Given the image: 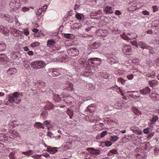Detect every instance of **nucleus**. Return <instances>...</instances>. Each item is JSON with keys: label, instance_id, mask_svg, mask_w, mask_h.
I'll return each instance as SVG.
<instances>
[{"label": "nucleus", "instance_id": "f257e3e1", "mask_svg": "<svg viewBox=\"0 0 159 159\" xmlns=\"http://www.w3.org/2000/svg\"><path fill=\"white\" fill-rule=\"evenodd\" d=\"M62 101L64 103V104L69 106H73L75 104V100L70 95L61 94Z\"/></svg>", "mask_w": 159, "mask_h": 159}, {"label": "nucleus", "instance_id": "f03ea898", "mask_svg": "<svg viewBox=\"0 0 159 159\" xmlns=\"http://www.w3.org/2000/svg\"><path fill=\"white\" fill-rule=\"evenodd\" d=\"M101 59L98 58H91L88 59V64L91 67H97L100 65L101 63Z\"/></svg>", "mask_w": 159, "mask_h": 159}, {"label": "nucleus", "instance_id": "7ed1b4c3", "mask_svg": "<svg viewBox=\"0 0 159 159\" xmlns=\"http://www.w3.org/2000/svg\"><path fill=\"white\" fill-rule=\"evenodd\" d=\"M31 68L35 69H41L45 66V63L43 61H37L31 62Z\"/></svg>", "mask_w": 159, "mask_h": 159}, {"label": "nucleus", "instance_id": "20e7f679", "mask_svg": "<svg viewBox=\"0 0 159 159\" xmlns=\"http://www.w3.org/2000/svg\"><path fill=\"white\" fill-rule=\"evenodd\" d=\"M60 69L49 68L48 69V72L51 77H57L61 74Z\"/></svg>", "mask_w": 159, "mask_h": 159}, {"label": "nucleus", "instance_id": "39448f33", "mask_svg": "<svg viewBox=\"0 0 159 159\" xmlns=\"http://www.w3.org/2000/svg\"><path fill=\"white\" fill-rule=\"evenodd\" d=\"M73 84L72 83L67 82L66 84H62L61 86V88L63 90L72 91L73 89Z\"/></svg>", "mask_w": 159, "mask_h": 159}, {"label": "nucleus", "instance_id": "423d86ee", "mask_svg": "<svg viewBox=\"0 0 159 159\" xmlns=\"http://www.w3.org/2000/svg\"><path fill=\"white\" fill-rule=\"evenodd\" d=\"M69 55L71 56H77L79 54V50L75 48H70L67 50Z\"/></svg>", "mask_w": 159, "mask_h": 159}, {"label": "nucleus", "instance_id": "0eeeda50", "mask_svg": "<svg viewBox=\"0 0 159 159\" xmlns=\"http://www.w3.org/2000/svg\"><path fill=\"white\" fill-rule=\"evenodd\" d=\"M56 43V42L53 39H50L48 40L47 41V49L49 50L50 52H52L54 51L53 50H51V49H50L51 48H53Z\"/></svg>", "mask_w": 159, "mask_h": 159}, {"label": "nucleus", "instance_id": "6e6552de", "mask_svg": "<svg viewBox=\"0 0 159 159\" xmlns=\"http://www.w3.org/2000/svg\"><path fill=\"white\" fill-rule=\"evenodd\" d=\"M86 150L90 154L96 156L100 155V152L99 150L95 149L93 148H88L86 149Z\"/></svg>", "mask_w": 159, "mask_h": 159}, {"label": "nucleus", "instance_id": "1a4fd4ad", "mask_svg": "<svg viewBox=\"0 0 159 159\" xmlns=\"http://www.w3.org/2000/svg\"><path fill=\"white\" fill-rule=\"evenodd\" d=\"M131 50L130 47L128 45H124L122 48L123 52L126 55L129 54L128 53L131 52Z\"/></svg>", "mask_w": 159, "mask_h": 159}, {"label": "nucleus", "instance_id": "9d476101", "mask_svg": "<svg viewBox=\"0 0 159 159\" xmlns=\"http://www.w3.org/2000/svg\"><path fill=\"white\" fill-rule=\"evenodd\" d=\"M130 95L133 98H139L140 96V92L138 91H130L128 92Z\"/></svg>", "mask_w": 159, "mask_h": 159}, {"label": "nucleus", "instance_id": "9b49d317", "mask_svg": "<svg viewBox=\"0 0 159 159\" xmlns=\"http://www.w3.org/2000/svg\"><path fill=\"white\" fill-rule=\"evenodd\" d=\"M104 11L106 14H111L113 12V9L112 8L108 6H106L105 7Z\"/></svg>", "mask_w": 159, "mask_h": 159}, {"label": "nucleus", "instance_id": "f8f14e48", "mask_svg": "<svg viewBox=\"0 0 159 159\" xmlns=\"http://www.w3.org/2000/svg\"><path fill=\"white\" fill-rule=\"evenodd\" d=\"M46 105L45 106L46 109L47 110H50L53 109L54 108V105L51 102L48 101L46 102Z\"/></svg>", "mask_w": 159, "mask_h": 159}, {"label": "nucleus", "instance_id": "ddd939ff", "mask_svg": "<svg viewBox=\"0 0 159 159\" xmlns=\"http://www.w3.org/2000/svg\"><path fill=\"white\" fill-rule=\"evenodd\" d=\"M7 59V56L4 54H0V64H3Z\"/></svg>", "mask_w": 159, "mask_h": 159}, {"label": "nucleus", "instance_id": "4468645a", "mask_svg": "<svg viewBox=\"0 0 159 159\" xmlns=\"http://www.w3.org/2000/svg\"><path fill=\"white\" fill-rule=\"evenodd\" d=\"M46 151L49 152L51 154H53L57 152L56 148L48 147L46 149Z\"/></svg>", "mask_w": 159, "mask_h": 159}, {"label": "nucleus", "instance_id": "2eb2a0df", "mask_svg": "<svg viewBox=\"0 0 159 159\" xmlns=\"http://www.w3.org/2000/svg\"><path fill=\"white\" fill-rule=\"evenodd\" d=\"M134 34H128L127 35L124 37V39L129 41V40L135 38V37L134 36Z\"/></svg>", "mask_w": 159, "mask_h": 159}, {"label": "nucleus", "instance_id": "dca6fc26", "mask_svg": "<svg viewBox=\"0 0 159 159\" xmlns=\"http://www.w3.org/2000/svg\"><path fill=\"white\" fill-rule=\"evenodd\" d=\"M99 75L100 77L106 79H108L110 76V74L106 72H101L99 73Z\"/></svg>", "mask_w": 159, "mask_h": 159}, {"label": "nucleus", "instance_id": "f3484780", "mask_svg": "<svg viewBox=\"0 0 159 159\" xmlns=\"http://www.w3.org/2000/svg\"><path fill=\"white\" fill-rule=\"evenodd\" d=\"M139 45L140 48H141L143 49L146 48L149 50L151 49L150 47L148 45L142 42L139 43Z\"/></svg>", "mask_w": 159, "mask_h": 159}, {"label": "nucleus", "instance_id": "a211bd4d", "mask_svg": "<svg viewBox=\"0 0 159 159\" xmlns=\"http://www.w3.org/2000/svg\"><path fill=\"white\" fill-rule=\"evenodd\" d=\"M140 92L141 94H146L149 93L151 92V89L148 87H147L141 90Z\"/></svg>", "mask_w": 159, "mask_h": 159}, {"label": "nucleus", "instance_id": "6ab92c4d", "mask_svg": "<svg viewBox=\"0 0 159 159\" xmlns=\"http://www.w3.org/2000/svg\"><path fill=\"white\" fill-rule=\"evenodd\" d=\"M53 99V100H54L55 102H59L60 101H62L61 96V97H60L59 95L56 94L54 95Z\"/></svg>", "mask_w": 159, "mask_h": 159}, {"label": "nucleus", "instance_id": "aec40b11", "mask_svg": "<svg viewBox=\"0 0 159 159\" xmlns=\"http://www.w3.org/2000/svg\"><path fill=\"white\" fill-rule=\"evenodd\" d=\"M151 97L152 100H153L156 102L159 100V94H158L152 93L151 95Z\"/></svg>", "mask_w": 159, "mask_h": 159}, {"label": "nucleus", "instance_id": "412c9836", "mask_svg": "<svg viewBox=\"0 0 159 159\" xmlns=\"http://www.w3.org/2000/svg\"><path fill=\"white\" fill-rule=\"evenodd\" d=\"M78 63V65H77L76 66L78 67V69L83 68L84 67V62L82 59H79Z\"/></svg>", "mask_w": 159, "mask_h": 159}, {"label": "nucleus", "instance_id": "4be33fe9", "mask_svg": "<svg viewBox=\"0 0 159 159\" xmlns=\"http://www.w3.org/2000/svg\"><path fill=\"white\" fill-rule=\"evenodd\" d=\"M159 117L157 116L156 115L154 114H153L152 115V119H150L149 120L150 121H151L153 123H155L157 121Z\"/></svg>", "mask_w": 159, "mask_h": 159}, {"label": "nucleus", "instance_id": "5701e85b", "mask_svg": "<svg viewBox=\"0 0 159 159\" xmlns=\"http://www.w3.org/2000/svg\"><path fill=\"white\" fill-rule=\"evenodd\" d=\"M136 159H146V157L143 154L137 153L135 157Z\"/></svg>", "mask_w": 159, "mask_h": 159}, {"label": "nucleus", "instance_id": "b1692460", "mask_svg": "<svg viewBox=\"0 0 159 159\" xmlns=\"http://www.w3.org/2000/svg\"><path fill=\"white\" fill-rule=\"evenodd\" d=\"M143 74L144 75L147 77H148L151 78H153L155 76V73L154 71H152L150 74H149L146 72H144Z\"/></svg>", "mask_w": 159, "mask_h": 159}, {"label": "nucleus", "instance_id": "393cba45", "mask_svg": "<svg viewBox=\"0 0 159 159\" xmlns=\"http://www.w3.org/2000/svg\"><path fill=\"white\" fill-rule=\"evenodd\" d=\"M148 83L150 87H154L157 84V81L156 80H152L148 81Z\"/></svg>", "mask_w": 159, "mask_h": 159}, {"label": "nucleus", "instance_id": "a878e982", "mask_svg": "<svg viewBox=\"0 0 159 159\" xmlns=\"http://www.w3.org/2000/svg\"><path fill=\"white\" fill-rule=\"evenodd\" d=\"M16 69L14 68H10L7 70V73L8 74H9L11 75H12L14 74V73H15L16 72Z\"/></svg>", "mask_w": 159, "mask_h": 159}, {"label": "nucleus", "instance_id": "bb28decb", "mask_svg": "<svg viewBox=\"0 0 159 159\" xmlns=\"http://www.w3.org/2000/svg\"><path fill=\"white\" fill-rule=\"evenodd\" d=\"M35 127L38 129V128H42L44 129V126H43V124L40 122H36L35 124Z\"/></svg>", "mask_w": 159, "mask_h": 159}, {"label": "nucleus", "instance_id": "cd10ccee", "mask_svg": "<svg viewBox=\"0 0 159 159\" xmlns=\"http://www.w3.org/2000/svg\"><path fill=\"white\" fill-rule=\"evenodd\" d=\"M33 150H30L28 152H22L21 153L24 154L27 157H29L33 153Z\"/></svg>", "mask_w": 159, "mask_h": 159}, {"label": "nucleus", "instance_id": "c85d7f7f", "mask_svg": "<svg viewBox=\"0 0 159 159\" xmlns=\"http://www.w3.org/2000/svg\"><path fill=\"white\" fill-rule=\"evenodd\" d=\"M45 84L44 82L41 81L39 82L37 85L39 89H43L45 87Z\"/></svg>", "mask_w": 159, "mask_h": 159}, {"label": "nucleus", "instance_id": "c756f323", "mask_svg": "<svg viewBox=\"0 0 159 159\" xmlns=\"http://www.w3.org/2000/svg\"><path fill=\"white\" fill-rule=\"evenodd\" d=\"M83 98L80 96H77V102L79 103L80 104L79 105H80V104H81L84 102V100L83 99Z\"/></svg>", "mask_w": 159, "mask_h": 159}, {"label": "nucleus", "instance_id": "7c9ffc66", "mask_svg": "<svg viewBox=\"0 0 159 159\" xmlns=\"http://www.w3.org/2000/svg\"><path fill=\"white\" fill-rule=\"evenodd\" d=\"M8 101L10 103H12L14 102L16 103H18V102H16V100L14 99L13 97L11 96L9 97Z\"/></svg>", "mask_w": 159, "mask_h": 159}, {"label": "nucleus", "instance_id": "2f4dec72", "mask_svg": "<svg viewBox=\"0 0 159 159\" xmlns=\"http://www.w3.org/2000/svg\"><path fill=\"white\" fill-rule=\"evenodd\" d=\"M43 11L42 8H39L36 12V15L37 17H38L41 15Z\"/></svg>", "mask_w": 159, "mask_h": 159}, {"label": "nucleus", "instance_id": "473e14b6", "mask_svg": "<svg viewBox=\"0 0 159 159\" xmlns=\"http://www.w3.org/2000/svg\"><path fill=\"white\" fill-rule=\"evenodd\" d=\"M23 64L24 67L26 68H28L30 67V62L27 60L24 61L23 62Z\"/></svg>", "mask_w": 159, "mask_h": 159}, {"label": "nucleus", "instance_id": "72a5a7b5", "mask_svg": "<svg viewBox=\"0 0 159 159\" xmlns=\"http://www.w3.org/2000/svg\"><path fill=\"white\" fill-rule=\"evenodd\" d=\"M40 45V43L38 42H34L30 44V47L31 48H35L37 46H39Z\"/></svg>", "mask_w": 159, "mask_h": 159}, {"label": "nucleus", "instance_id": "f704fd0d", "mask_svg": "<svg viewBox=\"0 0 159 159\" xmlns=\"http://www.w3.org/2000/svg\"><path fill=\"white\" fill-rule=\"evenodd\" d=\"M107 134V131H104L102 132L101 133L98 134V137L99 138H102L104 137Z\"/></svg>", "mask_w": 159, "mask_h": 159}, {"label": "nucleus", "instance_id": "c9c22d12", "mask_svg": "<svg viewBox=\"0 0 159 159\" xmlns=\"http://www.w3.org/2000/svg\"><path fill=\"white\" fill-rule=\"evenodd\" d=\"M112 64L116 63L118 62V60L116 57H114V58H111L110 59Z\"/></svg>", "mask_w": 159, "mask_h": 159}, {"label": "nucleus", "instance_id": "e433bc0d", "mask_svg": "<svg viewBox=\"0 0 159 159\" xmlns=\"http://www.w3.org/2000/svg\"><path fill=\"white\" fill-rule=\"evenodd\" d=\"M67 113L69 116L70 118L72 119L73 115V111L70 110H68L67 111Z\"/></svg>", "mask_w": 159, "mask_h": 159}, {"label": "nucleus", "instance_id": "4c0bfd02", "mask_svg": "<svg viewBox=\"0 0 159 159\" xmlns=\"http://www.w3.org/2000/svg\"><path fill=\"white\" fill-rule=\"evenodd\" d=\"M6 48V45L4 43H1L0 44V49L1 50H5Z\"/></svg>", "mask_w": 159, "mask_h": 159}, {"label": "nucleus", "instance_id": "58836bf2", "mask_svg": "<svg viewBox=\"0 0 159 159\" xmlns=\"http://www.w3.org/2000/svg\"><path fill=\"white\" fill-rule=\"evenodd\" d=\"M81 14L77 12L75 15V18L79 20H81L82 19Z\"/></svg>", "mask_w": 159, "mask_h": 159}, {"label": "nucleus", "instance_id": "ea45409f", "mask_svg": "<svg viewBox=\"0 0 159 159\" xmlns=\"http://www.w3.org/2000/svg\"><path fill=\"white\" fill-rule=\"evenodd\" d=\"M9 157L12 159H16V157L15 156L14 152H11L9 155Z\"/></svg>", "mask_w": 159, "mask_h": 159}, {"label": "nucleus", "instance_id": "a19ab883", "mask_svg": "<svg viewBox=\"0 0 159 159\" xmlns=\"http://www.w3.org/2000/svg\"><path fill=\"white\" fill-rule=\"evenodd\" d=\"M20 95V93L17 92H15L12 94V97L14 98H16Z\"/></svg>", "mask_w": 159, "mask_h": 159}, {"label": "nucleus", "instance_id": "79ce46f5", "mask_svg": "<svg viewBox=\"0 0 159 159\" xmlns=\"http://www.w3.org/2000/svg\"><path fill=\"white\" fill-rule=\"evenodd\" d=\"M30 9L29 7H23L21 9V11L24 12H25L26 11H29Z\"/></svg>", "mask_w": 159, "mask_h": 159}, {"label": "nucleus", "instance_id": "37998d69", "mask_svg": "<svg viewBox=\"0 0 159 159\" xmlns=\"http://www.w3.org/2000/svg\"><path fill=\"white\" fill-rule=\"evenodd\" d=\"M139 61V59L136 57H134L132 58V61L134 63H138Z\"/></svg>", "mask_w": 159, "mask_h": 159}, {"label": "nucleus", "instance_id": "c03bdc74", "mask_svg": "<svg viewBox=\"0 0 159 159\" xmlns=\"http://www.w3.org/2000/svg\"><path fill=\"white\" fill-rule=\"evenodd\" d=\"M93 46L94 47V48H98L100 46L99 43L98 42H94L93 44Z\"/></svg>", "mask_w": 159, "mask_h": 159}, {"label": "nucleus", "instance_id": "a18cd8bd", "mask_svg": "<svg viewBox=\"0 0 159 159\" xmlns=\"http://www.w3.org/2000/svg\"><path fill=\"white\" fill-rule=\"evenodd\" d=\"M112 143L110 141H107L105 142V144L106 146H111Z\"/></svg>", "mask_w": 159, "mask_h": 159}, {"label": "nucleus", "instance_id": "49530a36", "mask_svg": "<svg viewBox=\"0 0 159 159\" xmlns=\"http://www.w3.org/2000/svg\"><path fill=\"white\" fill-rule=\"evenodd\" d=\"M42 155H33L32 157L35 159H40Z\"/></svg>", "mask_w": 159, "mask_h": 159}, {"label": "nucleus", "instance_id": "de8ad7c7", "mask_svg": "<svg viewBox=\"0 0 159 159\" xmlns=\"http://www.w3.org/2000/svg\"><path fill=\"white\" fill-rule=\"evenodd\" d=\"M48 111H44L42 113L41 115L44 117H46L48 115Z\"/></svg>", "mask_w": 159, "mask_h": 159}, {"label": "nucleus", "instance_id": "09e8293b", "mask_svg": "<svg viewBox=\"0 0 159 159\" xmlns=\"http://www.w3.org/2000/svg\"><path fill=\"white\" fill-rule=\"evenodd\" d=\"M118 139L117 137V136H112L110 138V140L115 142Z\"/></svg>", "mask_w": 159, "mask_h": 159}, {"label": "nucleus", "instance_id": "8fccbe9b", "mask_svg": "<svg viewBox=\"0 0 159 159\" xmlns=\"http://www.w3.org/2000/svg\"><path fill=\"white\" fill-rule=\"evenodd\" d=\"M149 128H147L145 129H144L143 130V131L144 134H147L149 132Z\"/></svg>", "mask_w": 159, "mask_h": 159}, {"label": "nucleus", "instance_id": "3c124183", "mask_svg": "<svg viewBox=\"0 0 159 159\" xmlns=\"http://www.w3.org/2000/svg\"><path fill=\"white\" fill-rule=\"evenodd\" d=\"M127 77L129 80H133L134 78V75H133L131 74L127 76Z\"/></svg>", "mask_w": 159, "mask_h": 159}, {"label": "nucleus", "instance_id": "603ef678", "mask_svg": "<svg viewBox=\"0 0 159 159\" xmlns=\"http://www.w3.org/2000/svg\"><path fill=\"white\" fill-rule=\"evenodd\" d=\"M9 7L13 9H14L16 6L15 4L14 3H12L11 2H10L9 4Z\"/></svg>", "mask_w": 159, "mask_h": 159}, {"label": "nucleus", "instance_id": "864d4df0", "mask_svg": "<svg viewBox=\"0 0 159 159\" xmlns=\"http://www.w3.org/2000/svg\"><path fill=\"white\" fill-rule=\"evenodd\" d=\"M125 81V80L121 77L118 78L117 80L118 82L121 83V84H123Z\"/></svg>", "mask_w": 159, "mask_h": 159}, {"label": "nucleus", "instance_id": "5fc2aeb1", "mask_svg": "<svg viewBox=\"0 0 159 159\" xmlns=\"http://www.w3.org/2000/svg\"><path fill=\"white\" fill-rule=\"evenodd\" d=\"M52 135H53V134L52 133V132L49 130V128H48V132H47V135L50 138L52 136Z\"/></svg>", "mask_w": 159, "mask_h": 159}, {"label": "nucleus", "instance_id": "6e6d98bb", "mask_svg": "<svg viewBox=\"0 0 159 159\" xmlns=\"http://www.w3.org/2000/svg\"><path fill=\"white\" fill-rule=\"evenodd\" d=\"M110 152L113 154H117L118 152L117 150L116 149H112L110 151Z\"/></svg>", "mask_w": 159, "mask_h": 159}, {"label": "nucleus", "instance_id": "4d7b16f0", "mask_svg": "<svg viewBox=\"0 0 159 159\" xmlns=\"http://www.w3.org/2000/svg\"><path fill=\"white\" fill-rule=\"evenodd\" d=\"M71 35H72L70 34H64V36L66 38L69 39L70 38Z\"/></svg>", "mask_w": 159, "mask_h": 159}, {"label": "nucleus", "instance_id": "13d9d810", "mask_svg": "<svg viewBox=\"0 0 159 159\" xmlns=\"http://www.w3.org/2000/svg\"><path fill=\"white\" fill-rule=\"evenodd\" d=\"M50 124V122L49 121L47 120L44 121L43 124V126H44V125L47 126L49 125Z\"/></svg>", "mask_w": 159, "mask_h": 159}, {"label": "nucleus", "instance_id": "bf43d9fd", "mask_svg": "<svg viewBox=\"0 0 159 159\" xmlns=\"http://www.w3.org/2000/svg\"><path fill=\"white\" fill-rule=\"evenodd\" d=\"M154 132H152L149 135H148L147 137L148 139V140L151 139L152 137L154 135Z\"/></svg>", "mask_w": 159, "mask_h": 159}, {"label": "nucleus", "instance_id": "052dcab7", "mask_svg": "<svg viewBox=\"0 0 159 159\" xmlns=\"http://www.w3.org/2000/svg\"><path fill=\"white\" fill-rule=\"evenodd\" d=\"M152 8L153 9V11L154 12L157 11L158 10V7L156 6L153 7Z\"/></svg>", "mask_w": 159, "mask_h": 159}, {"label": "nucleus", "instance_id": "680f3d73", "mask_svg": "<svg viewBox=\"0 0 159 159\" xmlns=\"http://www.w3.org/2000/svg\"><path fill=\"white\" fill-rule=\"evenodd\" d=\"M142 13L145 15H149V12L146 10L143 11Z\"/></svg>", "mask_w": 159, "mask_h": 159}, {"label": "nucleus", "instance_id": "e2e57ef3", "mask_svg": "<svg viewBox=\"0 0 159 159\" xmlns=\"http://www.w3.org/2000/svg\"><path fill=\"white\" fill-rule=\"evenodd\" d=\"M23 33L26 36H27L29 34V31L28 30L26 29L24 30Z\"/></svg>", "mask_w": 159, "mask_h": 159}, {"label": "nucleus", "instance_id": "0e129e2a", "mask_svg": "<svg viewBox=\"0 0 159 159\" xmlns=\"http://www.w3.org/2000/svg\"><path fill=\"white\" fill-rule=\"evenodd\" d=\"M142 151H143V149L140 147L137 148L136 149V152H141Z\"/></svg>", "mask_w": 159, "mask_h": 159}, {"label": "nucleus", "instance_id": "69168bd1", "mask_svg": "<svg viewBox=\"0 0 159 159\" xmlns=\"http://www.w3.org/2000/svg\"><path fill=\"white\" fill-rule=\"evenodd\" d=\"M47 7H48V5L47 4H45L42 7L43 12L45 11Z\"/></svg>", "mask_w": 159, "mask_h": 159}, {"label": "nucleus", "instance_id": "338daca9", "mask_svg": "<svg viewBox=\"0 0 159 159\" xmlns=\"http://www.w3.org/2000/svg\"><path fill=\"white\" fill-rule=\"evenodd\" d=\"M115 13L116 15H119L121 14V12L119 10H116L115 11Z\"/></svg>", "mask_w": 159, "mask_h": 159}, {"label": "nucleus", "instance_id": "774afa93", "mask_svg": "<svg viewBox=\"0 0 159 159\" xmlns=\"http://www.w3.org/2000/svg\"><path fill=\"white\" fill-rule=\"evenodd\" d=\"M27 53L30 56H32L34 54L33 52L31 51L28 52Z\"/></svg>", "mask_w": 159, "mask_h": 159}]
</instances>
